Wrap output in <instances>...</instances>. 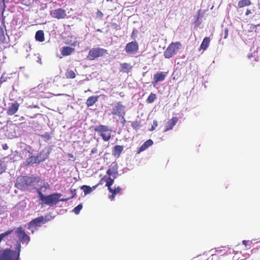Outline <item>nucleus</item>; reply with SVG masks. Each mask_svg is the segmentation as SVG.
I'll return each mask as SVG.
<instances>
[{
  "mask_svg": "<svg viewBox=\"0 0 260 260\" xmlns=\"http://www.w3.org/2000/svg\"><path fill=\"white\" fill-rule=\"evenodd\" d=\"M82 208V205L81 204L78 205L77 207H76L73 210V212L75 214H78L80 212Z\"/></svg>",
  "mask_w": 260,
  "mask_h": 260,
  "instance_id": "nucleus-30",
  "label": "nucleus"
},
{
  "mask_svg": "<svg viewBox=\"0 0 260 260\" xmlns=\"http://www.w3.org/2000/svg\"><path fill=\"white\" fill-rule=\"evenodd\" d=\"M66 77L68 78L73 79L76 77V74L72 70H68L66 73Z\"/></svg>",
  "mask_w": 260,
  "mask_h": 260,
  "instance_id": "nucleus-29",
  "label": "nucleus"
},
{
  "mask_svg": "<svg viewBox=\"0 0 260 260\" xmlns=\"http://www.w3.org/2000/svg\"><path fill=\"white\" fill-rule=\"evenodd\" d=\"M4 149L6 150L8 148V146L7 145V144H5L4 145H3V146Z\"/></svg>",
  "mask_w": 260,
  "mask_h": 260,
  "instance_id": "nucleus-37",
  "label": "nucleus"
},
{
  "mask_svg": "<svg viewBox=\"0 0 260 260\" xmlns=\"http://www.w3.org/2000/svg\"><path fill=\"white\" fill-rule=\"evenodd\" d=\"M106 186L108 187V189H109V191H112V189L111 187V186L113 184V183L114 182V180L112 179L110 177H108L106 179Z\"/></svg>",
  "mask_w": 260,
  "mask_h": 260,
  "instance_id": "nucleus-26",
  "label": "nucleus"
},
{
  "mask_svg": "<svg viewBox=\"0 0 260 260\" xmlns=\"http://www.w3.org/2000/svg\"><path fill=\"white\" fill-rule=\"evenodd\" d=\"M178 119L176 117H173L168 122H167L165 125V128L164 131V132H166L173 128L174 126L177 123Z\"/></svg>",
  "mask_w": 260,
  "mask_h": 260,
  "instance_id": "nucleus-13",
  "label": "nucleus"
},
{
  "mask_svg": "<svg viewBox=\"0 0 260 260\" xmlns=\"http://www.w3.org/2000/svg\"><path fill=\"white\" fill-rule=\"evenodd\" d=\"M99 15H101V14L102 15V12H99Z\"/></svg>",
  "mask_w": 260,
  "mask_h": 260,
  "instance_id": "nucleus-41",
  "label": "nucleus"
},
{
  "mask_svg": "<svg viewBox=\"0 0 260 260\" xmlns=\"http://www.w3.org/2000/svg\"><path fill=\"white\" fill-rule=\"evenodd\" d=\"M181 46V44L180 42L172 43L164 52L165 57L166 58H171L179 51Z\"/></svg>",
  "mask_w": 260,
  "mask_h": 260,
  "instance_id": "nucleus-6",
  "label": "nucleus"
},
{
  "mask_svg": "<svg viewBox=\"0 0 260 260\" xmlns=\"http://www.w3.org/2000/svg\"><path fill=\"white\" fill-rule=\"evenodd\" d=\"M50 14L52 17L58 19L64 18L67 15L66 11L61 8L50 11Z\"/></svg>",
  "mask_w": 260,
  "mask_h": 260,
  "instance_id": "nucleus-10",
  "label": "nucleus"
},
{
  "mask_svg": "<svg viewBox=\"0 0 260 260\" xmlns=\"http://www.w3.org/2000/svg\"><path fill=\"white\" fill-rule=\"evenodd\" d=\"M120 190H121V188L119 187H117V188H115L114 189H112V191H110V192H111L112 193V194L111 196H109V198L111 200H113L115 197L114 196L116 193H119L120 192Z\"/></svg>",
  "mask_w": 260,
  "mask_h": 260,
  "instance_id": "nucleus-27",
  "label": "nucleus"
},
{
  "mask_svg": "<svg viewBox=\"0 0 260 260\" xmlns=\"http://www.w3.org/2000/svg\"><path fill=\"white\" fill-rule=\"evenodd\" d=\"M107 53V50L100 48H93L91 49L87 56V58L89 60H93L95 58L102 56Z\"/></svg>",
  "mask_w": 260,
  "mask_h": 260,
  "instance_id": "nucleus-7",
  "label": "nucleus"
},
{
  "mask_svg": "<svg viewBox=\"0 0 260 260\" xmlns=\"http://www.w3.org/2000/svg\"><path fill=\"white\" fill-rule=\"evenodd\" d=\"M252 12L251 11L249 10V9H247L246 12V13H245V15H248L249 14H251Z\"/></svg>",
  "mask_w": 260,
  "mask_h": 260,
  "instance_id": "nucleus-36",
  "label": "nucleus"
},
{
  "mask_svg": "<svg viewBox=\"0 0 260 260\" xmlns=\"http://www.w3.org/2000/svg\"><path fill=\"white\" fill-rule=\"evenodd\" d=\"M15 251L10 249L0 250V260H18L19 258L21 244L17 242Z\"/></svg>",
  "mask_w": 260,
  "mask_h": 260,
  "instance_id": "nucleus-3",
  "label": "nucleus"
},
{
  "mask_svg": "<svg viewBox=\"0 0 260 260\" xmlns=\"http://www.w3.org/2000/svg\"><path fill=\"white\" fill-rule=\"evenodd\" d=\"M74 49L70 47H64L61 49V53L64 56H67L74 52Z\"/></svg>",
  "mask_w": 260,
  "mask_h": 260,
  "instance_id": "nucleus-19",
  "label": "nucleus"
},
{
  "mask_svg": "<svg viewBox=\"0 0 260 260\" xmlns=\"http://www.w3.org/2000/svg\"><path fill=\"white\" fill-rule=\"evenodd\" d=\"M5 38L4 29L0 27V41L3 40Z\"/></svg>",
  "mask_w": 260,
  "mask_h": 260,
  "instance_id": "nucleus-32",
  "label": "nucleus"
},
{
  "mask_svg": "<svg viewBox=\"0 0 260 260\" xmlns=\"http://www.w3.org/2000/svg\"><path fill=\"white\" fill-rule=\"evenodd\" d=\"M242 243L245 246H247L249 244V245L251 244L252 243V242L251 241H247V240H243L242 241Z\"/></svg>",
  "mask_w": 260,
  "mask_h": 260,
  "instance_id": "nucleus-33",
  "label": "nucleus"
},
{
  "mask_svg": "<svg viewBox=\"0 0 260 260\" xmlns=\"http://www.w3.org/2000/svg\"><path fill=\"white\" fill-rule=\"evenodd\" d=\"M81 188L83 190L84 194L87 195L90 193L94 189H95V187L94 186L93 188H91L89 186L83 185L81 186Z\"/></svg>",
  "mask_w": 260,
  "mask_h": 260,
  "instance_id": "nucleus-24",
  "label": "nucleus"
},
{
  "mask_svg": "<svg viewBox=\"0 0 260 260\" xmlns=\"http://www.w3.org/2000/svg\"><path fill=\"white\" fill-rule=\"evenodd\" d=\"M78 44V43L77 41L74 40L73 42L71 43V45L73 46H76Z\"/></svg>",
  "mask_w": 260,
  "mask_h": 260,
  "instance_id": "nucleus-35",
  "label": "nucleus"
},
{
  "mask_svg": "<svg viewBox=\"0 0 260 260\" xmlns=\"http://www.w3.org/2000/svg\"><path fill=\"white\" fill-rule=\"evenodd\" d=\"M156 98V96L155 94L151 93L148 97L146 101L148 103H152L155 101Z\"/></svg>",
  "mask_w": 260,
  "mask_h": 260,
  "instance_id": "nucleus-28",
  "label": "nucleus"
},
{
  "mask_svg": "<svg viewBox=\"0 0 260 260\" xmlns=\"http://www.w3.org/2000/svg\"><path fill=\"white\" fill-rule=\"evenodd\" d=\"M107 174L109 176H112L114 178H116L118 174L117 168L116 165L115 164L114 166H111L110 169L107 170Z\"/></svg>",
  "mask_w": 260,
  "mask_h": 260,
  "instance_id": "nucleus-15",
  "label": "nucleus"
},
{
  "mask_svg": "<svg viewBox=\"0 0 260 260\" xmlns=\"http://www.w3.org/2000/svg\"><path fill=\"white\" fill-rule=\"evenodd\" d=\"M94 130L98 132L105 141H108L111 137L112 129L107 126L104 125H96Z\"/></svg>",
  "mask_w": 260,
  "mask_h": 260,
  "instance_id": "nucleus-4",
  "label": "nucleus"
},
{
  "mask_svg": "<svg viewBox=\"0 0 260 260\" xmlns=\"http://www.w3.org/2000/svg\"><path fill=\"white\" fill-rule=\"evenodd\" d=\"M5 170V168L0 163V174Z\"/></svg>",
  "mask_w": 260,
  "mask_h": 260,
  "instance_id": "nucleus-34",
  "label": "nucleus"
},
{
  "mask_svg": "<svg viewBox=\"0 0 260 260\" xmlns=\"http://www.w3.org/2000/svg\"><path fill=\"white\" fill-rule=\"evenodd\" d=\"M36 40L39 42H43L44 41V34L43 30H40L36 32L35 35Z\"/></svg>",
  "mask_w": 260,
  "mask_h": 260,
  "instance_id": "nucleus-21",
  "label": "nucleus"
},
{
  "mask_svg": "<svg viewBox=\"0 0 260 260\" xmlns=\"http://www.w3.org/2000/svg\"><path fill=\"white\" fill-rule=\"evenodd\" d=\"M138 50V45L135 41L130 42L125 46V51L129 54H135Z\"/></svg>",
  "mask_w": 260,
  "mask_h": 260,
  "instance_id": "nucleus-11",
  "label": "nucleus"
},
{
  "mask_svg": "<svg viewBox=\"0 0 260 260\" xmlns=\"http://www.w3.org/2000/svg\"><path fill=\"white\" fill-rule=\"evenodd\" d=\"M132 68V67L129 63H123L120 64V70L122 72L128 73Z\"/></svg>",
  "mask_w": 260,
  "mask_h": 260,
  "instance_id": "nucleus-18",
  "label": "nucleus"
},
{
  "mask_svg": "<svg viewBox=\"0 0 260 260\" xmlns=\"http://www.w3.org/2000/svg\"><path fill=\"white\" fill-rule=\"evenodd\" d=\"M153 144V141L151 140H148L146 141L140 147L138 153H140L147 149L149 146H151Z\"/></svg>",
  "mask_w": 260,
  "mask_h": 260,
  "instance_id": "nucleus-16",
  "label": "nucleus"
},
{
  "mask_svg": "<svg viewBox=\"0 0 260 260\" xmlns=\"http://www.w3.org/2000/svg\"><path fill=\"white\" fill-rule=\"evenodd\" d=\"M49 220L50 219L47 216L45 217L43 216H41L31 221L28 224V228L31 233H33L38 229V228L40 227L42 224L45 223Z\"/></svg>",
  "mask_w": 260,
  "mask_h": 260,
  "instance_id": "nucleus-5",
  "label": "nucleus"
},
{
  "mask_svg": "<svg viewBox=\"0 0 260 260\" xmlns=\"http://www.w3.org/2000/svg\"><path fill=\"white\" fill-rule=\"evenodd\" d=\"M28 153V156L30 157V158H28L27 160L28 164H37L42 161L41 160L39 159L37 156H32L30 152Z\"/></svg>",
  "mask_w": 260,
  "mask_h": 260,
  "instance_id": "nucleus-23",
  "label": "nucleus"
},
{
  "mask_svg": "<svg viewBox=\"0 0 260 260\" xmlns=\"http://www.w3.org/2000/svg\"><path fill=\"white\" fill-rule=\"evenodd\" d=\"M112 114L113 115L123 117L125 115V107L121 103H117L113 105Z\"/></svg>",
  "mask_w": 260,
  "mask_h": 260,
  "instance_id": "nucleus-8",
  "label": "nucleus"
},
{
  "mask_svg": "<svg viewBox=\"0 0 260 260\" xmlns=\"http://www.w3.org/2000/svg\"><path fill=\"white\" fill-rule=\"evenodd\" d=\"M210 42V39L209 37L205 38L200 46V50L201 49H203V50H206L209 45Z\"/></svg>",
  "mask_w": 260,
  "mask_h": 260,
  "instance_id": "nucleus-17",
  "label": "nucleus"
},
{
  "mask_svg": "<svg viewBox=\"0 0 260 260\" xmlns=\"http://www.w3.org/2000/svg\"><path fill=\"white\" fill-rule=\"evenodd\" d=\"M26 46H27V47H28V48H29V49H30V46L29 45H28V46H27V45H26Z\"/></svg>",
  "mask_w": 260,
  "mask_h": 260,
  "instance_id": "nucleus-38",
  "label": "nucleus"
},
{
  "mask_svg": "<svg viewBox=\"0 0 260 260\" xmlns=\"http://www.w3.org/2000/svg\"><path fill=\"white\" fill-rule=\"evenodd\" d=\"M99 15H101V14L102 15V12H99Z\"/></svg>",
  "mask_w": 260,
  "mask_h": 260,
  "instance_id": "nucleus-40",
  "label": "nucleus"
},
{
  "mask_svg": "<svg viewBox=\"0 0 260 260\" xmlns=\"http://www.w3.org/2000/svg\"><path fill=\"white\" fill-rule=\"evenodd\" d=\"M19 105L18 103L15 102L14 103H12L10 106L9 107L7 113L9 115H12L15 114L18 111Z\"/></svg>",
  "mask_w": 260,
  "mask_h": 260,
  "instance_id": "nucleus-14",
  "label": "nucleus"
},
{
  "mask_svg": "<svg viewBox=\"0 0 260 260\" xmlns=\"http://www.w3.org/2000/svg\"><path fill=\"white\" fill-rule=\"evenodd\" d=\"M123 149V147L122 146L116 145L115 146L113 151V154L114 156H117L118 157L120 153L122 152Z\"/></svg>",
  "mask_w": 260,
  "mask_h": 260,
  "instance_id": "nucleus-20",
  "label": "nucleus"
},
{
  "mask_svg": "<svg viewBox=\"0 0 260 260\" xmlns=\"http://www.w3.org/2000/svg\"><path fill=\"white\" fill-rule=\"evenodd\" d=\"M157 125L158 124L157 121L154 120L153 122V125H152L151 128L150 129V131H153L157 126Z\"/></svg>",
  "mask_w": 260,
  "mask_h": 260,
  "instance_id": "nucleus-31",
  "label": "nucleus"
},
{
  "mask_svg": "<svg viewBox=\"0 0 260 260\" xmlns=\"http://www.w3.org/2000/svg\"><path fill=\"white\" fill-rule=\"evenodd\" d=\"M15 233L19 240L23 243H28L30 241L29 237L26 235L24 232V230L22 227H19L16 229Z\"/></svg>",
  "mask_w": 260,
  "mask_h": 260,
  "instance_id": "nucleus-9",
  "label": "nucleus"
},
{
  "mask_svg": "<svg viewBox=\"0 0 260 260\" xmlns=\"http://www.w3.org/2000/svg\"><path fill=\"white\" fill-rule=\"evenodd\" d=\"M99 96H92L88 98L86 101L87 107L92 106L97 101Z\"/></svg>",
  "mask_w": 260,
  "mask_h": 260,
  "instance_id": "nucleus-22",
  "label": "nucleus"
},
{
  "mask_svg": "<svg viewBox=\"0 0 260 260\" xmlns=\"http://www.w3.org/2000/svg\"><path fill=\"white\" fill-rule=\"evenodd\" d=\"M165 74L162 72L155 74L153 76V81L152 82V84L155 87L158 82L164 81L165 79Z\"/></svg>",
  "mask_w": 260,
  "mask_h": 260,
  "instance_id": "nucleus-12",
  "label": "nucleus"
},
{
  "mask_svg": "<svg viewBox=\"0 0 260 260\" xmlns=\"http://www.w3.org/2000/svg\"><path fill=\"white\" fill-rule=\"evenodd\" d=\"M38 177L19 176L17 178L16 187L21 190H25L29 186L36 187V184L39 182Z\"/></svg>",
  "mask_w": 260,
  "mask_h": 260,
  "instance_id": "nucleus-1",
  "label": "nucleus"
},
{
  "mask_svg": "<svg viewBox=\"0 0 260 260\" xmlns=\"http://www.w3.org/2000/svg\"><path fill=\"white\" fill-rule=\"evenodd\" d=\"M38 194V198L39 200L42 201V204L52 206L54 204H56L59 201H66L67 199H60L61 194L60 193H53L50 195L46 196L43 194L40 189H37Z\"/></svg>",
  "mask_w": 260,
  "mask_h": 260,
  "instance_id": "nucleus-2",
  "label": "nucleus"
},
{
  "mask_svg": "<svg viewBox=\"0 0 260 260\" xmlns=\"http://www.w3.org/2000/svg\"><path fill=\"white\" fill-rule=\"evenodd\" d=\"M91 152H92V153H94V150H92Z\"/></svg>",
  "mask_w": 260,
  "mask_h": 260,
  "instance_id": "nucleus-39",
  "label": "nucleus"
},
{
  "mask_svg": "<svg viewBox=\"0 0 260 260\" xmlns=\"http://www.w3.org/2000/svg\"><path fill=\"white\" fill-rule=\"evenodd\" d=\"M251 5L250 0H240L238 3L239 8H242L245 6H248Z\"/></svg>",
  "mask_w": 260,
  "mask_h": 260,
  "instance_id": "nucleus-25",
  "label": "nucleus"
}]
</instances>
